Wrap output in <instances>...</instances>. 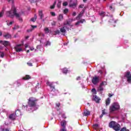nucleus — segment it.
I'll list each match as a JSON object with an SVG mask.
<instances>
[{
  "instance_id": "f257e3e1",
  "label": "nucleus",
  "mask_w": 131,
  "mask_h": 131,
  "mask_svg": "<svg viewBox=\"0 0 131 131\" xmlns=\"http://www.w3.org/2000/svg\"><path fill=\"white\" fill-rule=\"evenodd\" d=\"M26 108L27 111H34L36 110V99L34 97H30L28 99V105H23V109Z\"/></svg>"
},
{
  "instance_id": "f03ea898",
  "label": "nucleus",
  "mask_w": 131,
  "mask_h": 131,
  "mask_svg": "<svg viewBox=\"0 0 131 131\" xmlns=\"http://www.w3.org/2000/svg\"><path fill=\"white\" fill-rule=\"evenodd\" d=\"M6 16L7 17H10V18H14V16H15L16 19H18L19 21H22V18L20 17L21 14L17 13L16 8L14 6H12L10 11H8L6 12Z\"/></svg>"
},
{
  "instance_id": "7ed1b4c3",
  "label": "nucleus",
  "mask_w": 131,
  "mask_h": 131,
  "mask_svg": "<svg viewBox=\"0 0 131 131\" xmlns=\"http://www.w3.org/2000/svg\"><path fill=\"white\" fill-rule=\"evenodd\" d=\"M109 126L111 128H113L115 131L120 130V125L115 121H111L109 123Z\"/></svg>"
},
{
  "instance_id": "20e7f679",
  "label": "nucleus",
  "mask_w": 131,
  "mask_h": 131,
  "mask_svg": "<svg viewBox=\"0 0 131 131\" xmlns=\"http://www.w3.org/2000/svg\"><path fill=\"white\" fill-rule=\"evenodd\" d=\"M120 108V105H119V104L118 102H114L110 107V112L111 113L114 112V111L119 110Z\"/></svg>"
},
{
  "instance_id": "39448f33",
  "label": "nucleus",
  "mask_w": 131,
  "mask_h": 131,
  "mask_svg": "<svg viewBox=\"0 0 131 131\" xmlns=\"http://www.w3.org/2000/svg\"><path fill=\"white\" fill-rule=\"evenodd\" d=\"M54 83H55V82H50L47 81V82H46V84L47 85H48L49 86H50L51 90V93H53V92H55V93H58V91L55 90V86H54Z\"/></svg>"
},
{
  "instance_id": "423d86ee",
  "label": "nucleus",
  "mask_w": 131,
  "mask_h": 131,
  "mask_svg": "<svg viewBox=\"0 0 131 131\" xmlns=\"http://www.w3.org/2000/svg\"><path fill=\"white\" fill-rule=\"evenodd\" d=\"M124 77L126 79L128 83H131V74L130 72H126L125 73Z\"/></svg>"
},
{
  "instance_id": "0eeeda50",
  "label": "nucleus",
  "mask_w": 131,
  "mask_h": 131,
  "mask_svg": "<svg viewBox=\"0 0 131 131\" xmlns=\"http://www.w3.org/2000/svg\"><path fill=\"white\" fill-rule=\"evenodd\" d=\"M23 45L19 44L15 46L14 47L15 52H23Z\"/></svg>"
},
{
  "instance_id": "6e6552de",
  "label": "nucleus",
  "mask_w": 131,
  "mask_h": 131,
  "mask_svg": "<svg viewBox=\"0 0 131 131\" xmlns=\"http://www.w3.org/2000/svg\"><path fill=\"white\" fill-rule=\"evenodd\" d=\"M69 7L73 9H75L77 7V0H75L72 2V0L70 1Z\"/></svg>"
},
{
  "instance_id": "1a4fd4ad",
  "label": "nucleus",
  "mask_w": 131,
  "mask_h": 131,
  "mask_svg": "<svg viewBox=\"0 0 131 131\" xmlns=\"http://www.w3.org/2000/svg\"><path fill=\"white\" fill-rule=\"evenodd\" d=\"M66 30H69V28L66 26H64L63 27L60 28V31L62 35H65L67 32Z\"/></svg>"
},
{
  "instance_id": "9d476101",
  "label": "nucleus",
  "mask_w": 131,
  "mask_h": 131,
  "mask_svg": "<svg viewBox=\"0 0 131 131\" xmlns=\"http://www.w3.org/2000/svg\"><path fill=\"white\" fill-rule=\"evenodd\" d=\"M99 81H100V79L99 78V77H97V76H94L92 78V82L93 84H97Z\"/></svg>"
},
{
  "instance_id": "9b49d317",
  "label": "nucleus",
  "mask_w": 131,
  "mask_h": 131,
  "mask_svg": "<svg viewBox=\"0 0 131 131\" xmlns=\"http://www.w3.org/2000/svg\"><path fill=\"white\" fill-rule=\"evenodd\" d=\"M93 100L96 102V103H100V101H101V98H99L97 95H94L93 96Z\"/></svg>"
},
{
  "instance_id": "f8f14e48",
  "label": "nucleus",
  "mask_w": 131,
  "mask_h": 131,
  "mask_svg": "<svg viewBox=\"0 0 131 131\" xmlns=\"http://www.w3.org/2000/svg\"><path fill=\"white\" fill-rule=\"evenodd\" d=\"M73 21H75V19H69L63 23V26H67V25H69V26H70V24Z\"/></svg>"
},
{
  "instance_id": "ddd939ff",
  "label": "nucleus",
  "mask_w": 131,
  "mask_h": 131,
  "mask_svg": "<svg viewBox=\"0 0 131 131\" xmlns=\"http://www.w3.org/2000/svg\"><path fill=\"white\" fill-rule=\"evenodd\" d=\"M0 43H1V45H3V46H5V47L7 46H10V42L8 41L1 40Z\"/></svg>"
},
{
  "instance_id": "4468645a",
  "label": "nucleus",
  "mask_w": 131,
  "mask_h": 131,
  "mask_svg": "<svg viewBox=\"0 0 131 131\" xmlns=\"http://www.w3.org/2000/svg\"><path fill=\"white\" fill-rule=\"evenodd\" d=\"M84 13V10L83 9L76 17L77 20H79V19H80V18L82 17V15H83Z\"/></svg>"
},
{
  "instance_id": "2eb2a0df",
  "label": "nucleus",
  "mask_w": 131,
  "mask_h": 131,
  "mask_svg": "<svg viewBox=\"0 0 131 131\" xmlns=\"http://www.w3.org/2000/svg\"><path fill=\"white\" fill-rule=\"evenodd\" d=\"M3 36L4 37H5V38H11L12 36H11V34H10V33H5L4 34Z\"/></svg>"
},
{
  "instance_id": "dca6fc26",
  "label": "nucleus",
  "mask_w": 131,
  "mask_h": 131,
  "mask_svg": "<svg viewBox=\"0 0 131 131\" xmlns=\"http://www.w3.org/2000/svg\"><path fill=\"white\" fill-rule=\"evenodd\" d=\"M9 119H11V120H14V119H16V114H12L9 115Z\"/></svg>"
},
{
  "instance_id": "f3484780",
  "label": "nucleus",
  "mask_w": 131,
  "mask_h": 131,
  "mask_svg": "<svg viewBox=\"0 0 131 131\" xmlns=\"http://www.w3.org/2000/svg\"><path fill=\"white\" fill-rule=\"evenodd\" d=\"M83 115L84 116H89V115H91V113L89 111V110H86L83 113Z\"/></svg>"
},
{
  "instance_id": "a211bd4d",
  "label": "nucleus",
  "mask_w": 131,
  "mask_h": 131,
  "mask_svg": "<svg viewBox=\"0 0 131 131\" xmlns=\"http://www.w3.org/2000/svg\"><path fill=\"white\" fill-rule=\"evenodd\" d=\"M38 13L40 19H42L43 18V13H42V10H39Z\"/></svg>"
},
{
  "instance_id": "6ab92c4d",
  "label": "nucleus",
  "mask_w": 131,
  "mask_h": 131,
  "mask_svg": "<svg viewBox=\"0 0 131 131\" xmlns=\"http://www.w3.org/2000/svg\"><path fill=\"white\" fill-rule=\"evenodd\" d=\"M111 101V99L110 98H108L106 100H105V104L106 106H108L110 104V102Z\"/></svg>"
},
{
  "instance_id": "aec40b11",
  "label": "nucleus",
  "mask_w": 131,
  "mask_h": 131,
  "mask_svg": "<svg viewBox=\"0 0 131 131\" xmlns=\"http://www.w3.org/2000/svg\"><path fill=\"white\" fill-rule=\"evenodd\" d=\"M20 115H21V112L20 111V110H17V111H16L15 116H20Z\"/></svg>"
},
{
  "instance_id": "412c9836",
  "label": "nucleus",
  "mask_w": 131,
  "mask_h": 131,
  "mask_svg": "<svg viewBox=\"0 0 131 131\" xmlns=\"http://www.w3.org/2000/svg\"><path fill=\"white\" fill-rule=\"evenodd\" d=\"M66 123H67L66 121H65V120L62 121L61 122V126H62L63 127H66L65 126V125H66Z\"/></svg>"
},
{
  "instance_id": "4be33fe9",
  "label": "nucleus",
  "mask_w": 131,
  "mask_h": 131,
  "mask_svg": "<svg viewBox=\"0 0 131 131\" xmlns=\"http://www.w3.org/2000/svg\"><path fill=\"white\" fill-rule=\"evenodd\" d=\"M83 22H85V20L84 19H82L80 21H77L76 24L75 25L77 26V25H79L80 23H83Z\"/></svg>"
},
{
  "instance_id": "5701e85b",
  "label": "nucleus",
  "mask_w": 131,
  "mask_h": 131,
  "mask_svg": "<svg viewBox=\"0 0 131 131\" xmlns=\"http://www.w3.org/2000/svg\"><path fill=\"white\" fill-rule=\"evenodd\" d=\"M61 70L64 74H67V72H68V70H67V68H63Z\"/></svg>"
},
{
  "instance_id": "b1692460",
  "label": "nucleus",
  "mask_w": 131,
  "mask_h": 131,
  "mask_svg": "<svg viewBox=\"0 0 131 131\" xmlns=\"http://www.w3.org/2000/svg\"><path fill=\"white\" fill-rule=\"evenodd\" d=\"M58 19L59 20V21H62V20H63V14H59L58 17Z\"/></svg>"
},
{
  "instance_id": "393cba45",
  "label": "nucleus",
  "mask_w": 131,
  "mask_h": 131,
  "mask_svg": "<svg viewBox=\"0 0 131 131\" xmlns=\"http://www.w3.org/2000/svg\"><path fill=\"white\" fill-rule=\"evenodd\" d=\"M99 15L100 16H101V17H105V16H106V14L104 12H103V11H101V12H100Z\"/></svg>"
},
{
  "instance_id": "a878e982",
  "label": "nucleus",
  "mask_w": 131,
  "mask_h": 131,
  "mask_svg": "<svg viewBox=\"0 0 131 131\" xmlns=\"http://www.w3.org/2000/svg\"><path fill=\"white\" fill-rule=\"evenodd\" d=\"M103 90L104 89L103 88V86L101 85L100 84L98 89V91L99 92H102V91H103Z\"/></svg>"
},
{
  "instance_id": "bb28decb",
  "label": "nucleus",
  "mask_w": 131,
  "mask_h": 131,
  "mask_svg": "<svg viewBox=\"0 0 131 131\" xmlns=\"http://www.w3.org/2000/svg\"><path fill=\"white\" fill-rule=\"evenodd\" d=\"M11 124V121L10 120L8 119L5 121V125H9V124Z\"/></svg>"
},
{
  "instance_id": "cd10ccee",
  "label": "nucleus",
  "mask_w": 131,
  "mask_h": 131,
  "mask_svg": "<svg viewBox=\"0 0 131 131\" xmlns=\"http://www.w3.org/2000/svg\"><path fill=\"white\" fill-rule=\"evenodd\" d=\"M0 129L2 131H10L8 129L4 128L3 126H1Z\"/></svg>"
},
{
  "instance_id": "c85d7f7f",
  "label": "nucleus",
  "mask_w": 131,
  "mask_h": 131,
  "mask_svg": "<svg viewBox=\"0 0 131 131\" xmlns=\"http://www.w3.org/2000/svg\"><path fill=\"white\" fill-rule=\"evenodd\" d=\"M44 30L45 31V33H47V34L50 33V30L48 28H45L44 29Z\"/></svg>"
},
{
  "instance_id": "c756f323",
  "label": "nucleus",
  "mask_w": 131,
  "mask_h": 131,
  "mask_svg": "<svg viewBox=\"0 0 131 131\" xmlns=\"http://www.w3.org/2000/svg\"><path fill=\"white\" fill-rule=\"evenodd\" d=\"M32 27V29L31 30H28V32H30V31H32V30H33V29H34V28H36V27H37V26H31Z\"/></svg>"
},
{
  "instance_id": "7c9ffc66",
  "label": "nucleus",
  "mask_w": 131,
  "mask_h": 131,
  "mask_svg": "<svg viewBox=\"0 0 131 131\" xmlns=\"http://www.w3.org/2000/svg\"><path fill=\"white\" fill-rule=\"evenodd\" d=\"M36 18H37L36 15H35L34 17L31 19V21L32 22H34L35 21H36Z\"/></svg>"
},
{
  "instance_id": "2f4dec72",
  "label": "nucleus",
  "mask_w": 131,
  "mask_h": 131,
  "mask_svg": "<svg viewBox=\"0 0 131 131\" xmlns=\"http://www.w3.org/2000/svg\"><path fill=\"white\" fill-rule=\"evenodd\" d=\"M30 76L26 75V76L23 78V79H25V80H26L27 79H30Z\"/></svg>"
},
{
  "instance_id": "473e14b6",
  "label": "nucleus",
  "mask_w": 131,
  "mask_h": 131,
  "mask_svg": "<svg viewBox=\"0 0 131 131\" xmlns=\"http://www.w3.org/2000/svg\"><path fill=\"white\" fill-rule=\"evenodd\" d=\"M20 28V27L18 25H15L14 27L13 28V30H16L17 29H19Z\"/></svg>"
},
{
  "instance_id": "72a5a7b5",
  "label": "nucleus",
  "mask_w": 131,
  "mask_h": 131,
  "mask_svg": "<svg viewBox=\"0 0 131 131\" xmlns=\"http://www.w3.org/2000/svg\"><path fill=\"white\" fill-rule=\"evenodd\" d=\"M107 84V82L106 81H103L102 83H101L100 85L102 86H105Z\"/></svg>"
},
{
  "instance_id": "f704fd0d",
  "label": "nucleus",
  "mask_w": 131,
  "mask_h": 131,
  "mask_svg": "<svg viewBox=\"0 0 131 131\" xmlns=\"http://www.w3.org/2000/svg\"><path fill=\"white\" fill-rule=\"evenodd\" d=\"M109 19H111V20L109 21V22H114V23H116V21H114L113 20V17L112 16H111Z\"/></svg>"
},
{
  "instance_id": "c9c22d12",
  "label": "nucleus",
  "mask_w": 131,
  "mask_h": 131,
  "mask_svg": "<svg viewBox=\"0 0 131 131\" xmlns=\"http://www.w3.org/2000/svg\"><path fill=\"white\" fill-rule=\"evenodd\" d=\"M60 32H61L59 30H57L56 31H54V34L55 35H57V34H59V33H60Z\"/></svg>"
},
{
  "instance_id": "e433bc0d",
  "label": "nucleus",
  "mask_w": 131,
  "mask_h": 131,
  "mask_svg": "<svg viewBox=\"0 0 131 131\" xmlns=\"http://www.w3.org/2000/svg\"><path fill=\"white\" fill-rule=\"evenodd\" d=\"M6 22L8 26H10V25H12V24H13V21H10V23H9V21H6Z\"/></svg>"
},
{
  "instance_id": "4c0bfd02",
  "label": "nucleus",
  "mask_w": 131,
  "mask_h": 131,
  "mask_svg": "<svg viewBox=\"0 0 131 131\" xmlns=\"http://www.w3.org/2000/svg\"><path fill=\"white\" fill-rule=\"evenodd\" d=\"M69 11V10H68V9L66 8L64 10H63V13L64 14H67V13Z\"/></svg>"
},
{
  "instance_id": "58836bf2",
  "label": "nucleus",
  "mask_w": 131,
  "mask_h": 131,
  "mask_svg": "<svg viewBox=\"0 0 131 131\" xmlns=\"http://www.w3.org/2000/svg\"><path fill=\"white\" fill-rule=\"evenodd\" d=\"M98 126H99V125H98V124L93 125V127L94 128H95V129H97V128H98Z\"/></svg>"
},
{
  "instance_id": "ea45409f",
  "label": "nucleus",
  "mask_w": 131,
  "mask_h": 131,
  "mask_svg": "<svg viewBox=\"0 0 131 131\" xmlns=\"http://www.w3.org/2000/svg\"><path fill=\"white\" fill-rule=\"evenodd\" d=\"M68 5V3L67 2H63L62 4V6H63V7H66V6Z\"/></svg>"
},
{
  "instance_id": "a19ab883",
  "label": "nucleus",
  "mask_w": 131,
  "mask_h": 131,
  "mask_svg": "<svg viewBox=\"0 0 131 131\" xmlns=\"http://www.w3.org/2000/svg\"><path fill=\"white\" fill-rule=\"evenodd\" d=\"M58 8H61V1H59L57 4Z\"/></svg>"
},
{
  "instance_id": "79ce46f5",
  "label": "nucleus",
  "mask_w": 131,
  "mask_h": 131,
  "mask_svg": "<svg viewBox=\"0 0 131 131\" xmlns=\"http://www.w3.org/2000/svg\"><path fill=\"white\" fill-rule=\"evenodd\" d=\"M56 5V2H54V3L53 4V5H52L51 7H50V9H54L55 8V6Z\"/></svg>"
},
{
  "instance_id": "37998d69",
  "label": "nucleus",
  "mask_w": 131,
  "mask_h": 131,
  "mask_svg": "<svg viewBox=\"0 0 131 131\" xmlns=\"http://www.w3.org/2000/svg\"><path fill=\"white\" fill-rule=\"evenodd\" d=\"M3 16H4V10H2L0 12V17H3Z\"/></svg>"
},
{
  "instance_id": "c03bdc74",
  "label": "nucleus",
  "mask_w": 131,
  "mask_h": 131,
  "mask_svg": "<svg viewBox=\"0 0 131 131\" xmlns=\"http://www.w3.org/2000/svg\"><path fill=\"white\" fill-rule=\"evenodd\" d=\"M51 46V42L50 41H47L46 44V46Z\"/></svg>"
},
{
  "instance_id": "a18cd8bd",
  "label": "nucleus",
  "mask_w": 131,
  "mask_h": 131,
  "mask_svg": "<svg viewBox=\"0 0 131 131\" xmlns=\"http://www.w3.org/2000/svg\"><path fill=\"white\" fill-rule=\"evenodd\" d=\"M27 64L28 65V66H32V63H31V62L30 61L27 62Z\"/></svg>"
},
{
  "instance_id": "49530a36",
  "label": "nucleus",
  "mask_w": 131,
  "mask_h": 131,
  "mask_svg": "<svg viewBox=\"0 0 131 131\" xmlns=\"http://www.w3.org/2000/svg\"><path fill=\"white\" fill-rule=\"evenodd\" d=\"M102 115H105V114H107V113H106V112H105V109L103 110L102 111Z\"/></svg>"
},
{
  "instance_id": "de8ad7c7",
  "label": "nucleus",
  "mask_w": 131,
  "mask_h": 131,
  "mask_svg": "<svg viewBox=\"0 0 131 131\" xmlns=\"http://www.w3.org/2000/svg\"><path fill=\"white\" fill-rule=\"evenodd\" d=\"M60 131H67V130L66 129V127H63V128H61Z\"/></svg>"
},
{
  "instance_id": "09e8293b",
  "label": "nucleus",
  "mask_w": 131,
  "mask_h": 131,
  "mask_svg": "<svg viewBox=\"0 0 131 131\" xmlns=\"http://www.w3.org/2000/svg\"><path fill=\"white\" fill-rule=\"evenodd\" d=\"M110 10H111V11H114V8H113V7H112V6H110Z\"/></svg>"
},
{
  "instance_id": "8fccbe9b",
  "label": "nucleus",
  "mask_w": 131,
  "mask_h": 131,
  "mask_svg": "<svg viewBox=\"0 0 131 131\" xmlns=\"http://www.w3.org/2000/svg\"><path fill=\"white\" fill-rule=\"evenodd\" d=\"M5 56V54H4V52L1 53V57L4 58V56Z\"/></svg>"
},
{
  "instance_id": "3c124183",
  "label": "nucleus",
  "mask_w": 131,
  "mask_h": 131,
  "mask_svg": "<svg viewBox=\"0 0 131 131\" xmlns=\"http://www.w3.org/2000/svg\"><path fill=\"white\" fill-rule=\"evenodd\" d=\"M51 16H53V17H54V16H56V14L55 13V12H51Z\"/></svg>"
},
{
  "instance_id": "603ef678",
  "label": "nucleus",
  "mask_w": 131,
  "mask_h": 131,
  "mask_svg": "<svg viewBox=\"0 0 131 131\" xmlns=\"http://www.w3.org/2000/svg\"><path fill=\"white\" fill-rule=\"evenodd\" d=\"M55 25H56V22L53 21V22L52 23V26H55Z\"/></svg>"
},
{
  "instance_id": "864d4df0",
  "label": "nucleus",
  "mask_w": 131,
  "mask_h": 131,
  "mask_svg": "<svg viewBox=\"0 0 131 131\" xmlns=\"http://www.w3.org/2000/svg\"><path fill=\"white\" fill-rule=\"evenodd\" d=\"M83 6H84V5H82V4H81V5H79V8L80 9V8L81 9V8H83Z\"/></svg>"
},
{
  "instance_id": "5fc2aeb1",
  "label": "nucleus",
  "mask_w": 131,
  "mask_h": 131,
  "mask_svg": "<svg viewBox=\"0 0 131 131\" xmlns=\"http://www.w3.org/2000/svg\"><path fill=\"white\" fill-rule=\"evenodd\" d=\"M73 16H76V12H74L72 14Z\"/></svg>"
},
{
  "instance_id": "6e6d98bb",
  "label": "nucleus",
  "mask_w": 131,
  "mask_h": 131,
  "mask_svg": "<svg viewBox=\"0 0 131 131\" xmlns=\"http://www.w3.org/2000/svg\"><path fill=\"white\" fill-rule=\"evenodd\" d=\"M92 92H93V93H96V89H92Z\"/></svg>"
},
{
  "instance_id": "4d7b16f0",
  "label": "nucleus",
  "mask_w": 131,
  "mask_h": 131,
  "mask_svg": "<svg viewBox=\"0 0 131 131\" xmlns=\"http://www.w3.org/2000/svg\"><path fill=\"white\" fill-rule=\"evenodd\" d=\"M98 73H100V74H103V71H101V70H99L98 71Z\"/></svg>"
},
{
  "instance_id": "13d9d810",
  "label": "nucleus",
  "mask_w": 131,
  "mask_h": 131,
  "mask_svg": "<svg viewBox=\"0 0 131 131\" xmlns=\"http://www.w3.org/2000/svg\"><path fill=\"white\" fill-rule=\"evenodd\" d=\"M112 96H113V94H111L110 93L108 94V97H110V98H111V97H112Z\"/></svg>"
},
{
  "instance_id": "bf43d9fd",
  "label": "nucleus",
  "mask_w": 131,
  "mask_h": 131,
  "mask_svg": "<svg viewBox=\"0 0 131 131\" xmlns=\"http://www.w3.org/2000/svg\"><path fill=\"white\" fill-rule=\"evenodd\" d=\"M76 80H80V77H77L76 78Z\"/></svg>"
},
{
  "instance_id": "052dcab7",
  "label": "nucleus",
  "mask_w": 131,
  "mask_h": 131,
  "mask_svg": "<svg viewBox=\"0 0 131 131\" xmlns=\"http://www.w3.org/2000/svg\"><path fill=\"white\" fill-rule=\"evenodd\" d=\"M60 103L56 104V106H57V107H58V108H59V107H60Z\"/></svg>"
},
{
  "instance_id": "680f3d73",
  "label": "nucleus",
  "mask_w": 131,
  "mask_h": 131,
  "mask_svg": "<svg viewBox=\"0 0 131 131\" xmlns=\"http://www.w3.org/2000/svg\"><path fill=\"white\" fill-rule=\"evenodd\" d=\"M25 48L26 49L27 48H28V44H26L25 46Z\"/></svg>"
},
{
  "instance_id": "e2e57ef3",
  "label": "nucleus",
  "mask_w": 131,
  "mask_h": 131,
  "mask_svg": "<svg viewBox=\"0 0 131 131\" xmlns=\"http://www.w3.org/2000/svg\"><path fill=\"white\" fill-rule=\"evenodd\" d=\"M34 48L32 47L30 48V51H34Z\"/></svg>"
},
{
  "instance_id": "0e129e2a",
  "label": "nucleus",
  "mask_w": 131,
  "mask_h": 131,
  "mask_svg": "<svg viewBox=\"0 0 131 131\" xmlns=\"http://www.w3.org/2000/svg\"><path fill=\"white\" fill-rule=\"evenodd\" d=\"M40 48H41V46H37V49H40Z\"/></svg>"
},
{
  "instance_id": "69168bd1",
  "label": "nucleus",
  "mask_w": 131,
  "mask_h": 131,
  "mask_svg": "<svg viewBox=\"0 0 131 131\" xmlns=\"http://www.w3.org/2000/svg\"><path fill=\"white\" fill-rule=\"evenodd\" d=\"M62 117V118H66V116H65V115H63Z\"/></svg>"
},
{
  "instance_id": "338daca9",
  "label": "nucleus",
  "mask_w": 131,
  "mask_h": 131,
  "mask_svg": "<svg viewBox=\"0 0 131 131\" xmlns=\"http://www.w3.org/2000/svg\"><path fill=\"white\" fill-rule=\"evenodd\" d=\"M103 115H103V114H102V115L100 116V118H102V117H103Z\"/></svg>"
},
{
  "instance_id": "774afa93",
  "label": "nucleus",
  "mask_w": 131,
  "mask_h": 131,
  "mask_svg": "<svg viewBox=\"0 0 131 131\" xmlns=\"http://www.w3.org/2000/svg\"><path fill=\"white\" fill-rule=\"evenodd\" d=\"M0 50H3V46H0Z\"/></svg>"
}]
</instances>
